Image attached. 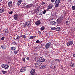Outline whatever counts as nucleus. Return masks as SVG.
<instances>
[{
    "instance_id": "13",
    "label": "nucleus",
    "mask_w": 75,
    "mask_h": 75,
    "mask_svg": "<svg viewBox=\"0 0 75 75\" xmlns=\"http://www.w3.org/2000/svg\"><path fill=\"white\" fill-rule=\"evenodd\" d=\"M41 24V22L40 21H36L35 22V24L36 25H40Z\"/></svg>"
},
{
    "instance_id": "39",
    "label": "nucleus",
    "mask_w": 75,
    "mask_h": 75,
    "mask_svg": "<svg viewBox=\"0 0 75 75\" xmlns=\"http://www.w3.org/2000/svg\"><path fill=\"white\" fill-rule=\"evenodd\" d=\"M46 11H46V10H44L43 11V14H45V13H46Z\"/></svg>"
},
{
    "instance_id": "3",
    "label": "nucleus",
    "mask_w": 75,
    "mask_h": 75,
    "mask_svg": "<svg viewBox=\"0 0 75 75\" xmlns=\"http://www.w3.org/2000/svg\"><path fill=\"white\" fill-rule=\"evenodd\" d=\"M51 47V42L46 43L45 45V48L47 50Z\"/></svg>"
},
{
    "instance_id": "47",
    "label": "nucleus",
    "mask_w": 75,
    "mask_h": 75,
    "mask_svg": "<svg viewBox=\"0 0 75 75\" xmlns=\"http://www.w3.org/2000/svg\"><path fill=\"white\" fill-rule=\"evenodd\" d=\"M25 5H26V4H25V3L23 4V6H25Z\"/></svg>"
},
{
    "instance_id": "23",
    "label": "nucleus",
    "mask_w": 75,
    "mask_h": 75,
    "mask_svg": "<svg viewBox=\"0 0 75 75\" xmlns=\"http://www.w3.org/2000/svg\"><path fill=\"white\" fill-rule=\"evenodd\" d=\"M21 37H22L23 38H27V37L24 35H22L21 36Z\"/></svg>"
},
{
    "instance_id": "7",
    "label": "nucleus",
    "mask_w": 75,
    "mask_h": 75,
    "mask_svg": "<svg viewBox=\"0 0 75 75\" xmlns=\"http://www.w3.org/2000/svg\"><path fill=\"white\" fill-rule=\"evenodd\" d=\"M41 65V63L40 62H38V61L36 62V63L35 64V67H39L40 65Z\"/></svg>"
},
{
    "instance_id": "46",
    "label": "nucleus",
    "mask_w": 75,
    "mask_h": 75,
    "mask_svg": "<svg viewBox=\"0 0 75 75\" xmlns=\"http://www.w3.org/2000/svg\"><path fill=\"white\" fill-rule=\"evenodd\" d=\"M12 44H13V45H15V44H16V42H13Z\"/></svg>"
},
{
    "instance_id": "20",
    "label": "nucleus",
    "mask_w": 75,
    "mask_h": 75,
    "mask_svg": "<svg viewBox=\"0 0 75 75\" xmlns=\"http://www.w3.org/2000/svg\"><path fill=\"white\" fill-rule=\"evenodd\" d=\"M46 66L45 65H43L42 67H40V69H44V68H46Z\"/></svg>"
},
{
    "instance_id": "11",
    "label": "nucleus",
    "mask_w": 75,
    "mask_h": 75,
    "mask_svg": "<svg viewBox=\"0 0 75 75\" xmlns=\"http://www.w3.org/2000/svg\"><path fill=\"white\" fill-rule=\"evenodd\" d=\"M8 6L10 7H12V2L10 1L8 3Z\"/></svg>"
},
{
    "instance_id": "1",
    "label": "nucleus",
    "mask_w": 75,
    "mask_h": 75,
    "mask_svg": "<svg viewBox=\"0 0 75 75\" xmlns=\"http://www.w3.org/2000/svg\"><path fill=\"white\" fill-rule=\"evenodd\" d=\"M60 2H61V0H55L54 4L56 7H58L59 6Z\"/></svg>"
},
{
    "instance_id": "18",
    "label": "nucleus",
    "mask_w": 75,
    "mask_h": 75,
    "mask_svg": "<svg viewBox=\"0 0 75 75\" xmlns=\"http://www.w3.org/2000/svg\"><path fill=\"white\" fill-rule=\"evenodd\" d=\"M50 24L52 25H55L56 23L54 21H51L50 22Z\"/></svg>"
},
{
    "instance_id": "38",
    "label": "nucleus",
    "mask_w": 75,
    "mask_h": 75,
    "mask_svg": "<svg viewBox=\"0 0 75 75\" xmlns=\"http://www.w3.org/2000/svg\"><path fill=\"white\" fill-rule=\"evenodd\" d=\"M45 4V3L43 2L41 3V5L42 6H43V5H44V4Z\"/></svg>"
},
{
    "instance_id": "40",
    "label": "nucleus",
    "mask_w": 75,
    "mask_h": 75,
    "mask_svg": "<svg viewBox=\"0 0 75 75\" xmlns=\"http://www.w3.org/2000/svg\"><path fill=\"white\" fill-rule=\"evenodd\" d=\"M4 38H5L4 37H2V38H1V40H4Z\"/></svg>"
},
{
    "instance_id": "50",
    "label": "nucleus",
    "mask_w": 75,
    "mask_h": 75,
    "mask_svg": "<svg viewBox=\"0 0 75 75\" xmlns=\"http://www.w3.org/2000/svg\"><path fill=\"white\" fill-rule=\"evenodd\" d=\"M38 33H41V32H40V31H39V32H38Z\"/></svg>"
},
{
    "instance_id": "54",
    "label": "nucleus",
    "mask_w": 75,
    "mask_h": 75,
    "mask_svg": "<svg viewBox=\"0 0 75 75\" xmlns=\"http://www.w3.org/2000/svg\"><path fill=\"white\" fill-rule=\"evenodd\" d=\"M70 1V0H69V1Z\"/></svg>"
},
{
    "instance_id": "24",
    "label": "nucleus",
    "mask_w": 75,
    "mask_h": 75,
    "mask_svg": "<svg viewBox=\"0 0 75 75\" xmlns=\"http://www.w3.org/2000/svg\"><path fill=\"white\" fill-rule=\"evenodd\" d=\"M35 37H36V36H32L30 37V38L33 40V39L34 38H35Z\"/></svg>"
},
{
    "instance_id": "45",
    "label": "nucleus",
    "mask_w": 75,
    "mask_h": 75,
    "mask_svg": "<svg viewBox=\"0 0 75 75\" xmlns=\"http://www.w3.org/2000/svg\"><path fill=\"white\" fill-rule=\"evenodd\" d=\"M13 12L12 11H11L9 13V14H12V13H13Z\"/></svg>"
},
{
    "instance_id": "9",
    "label": "nucleus",
    "mask_w": 75,
    "mask_h": 75,
    "mask_svg": "<svg viewBox=\"0 0 75 75\" xmlns=\"http://www.w3.org/2000/svg\"><path fill=\"white\" fill-rule=\"evenodd\" d=\"M26 71V68L25 67H22L20 70V72H24Z\"/></svg>"
},
{
    "instance_id": "17",
    "label": "nucleus",
    "mask_w": 75,
    "mask_h": 75,
    "mask_svg": "<svg viewBox=\"0 0 75 75\" xmlns=\"http://www.w3.org/2000/svg\"><path fill=\"white\" fill-rule=\"evenodd\" d=\"M7 47V46L6 45H4L1 46V48L2 49H6Z\"/></svg>"
},
{
    "instance_id": "28",
    "label": "nucleus",
    "mask_w": 75,
    "mask_h": 75,
    "mask_svg": "<svg viewBox=\"0 0 75 75\" xmlns=\"http://www.w3.org/2000/svg\"><path fill=\"white\" fill-rule=\"evenodd\" d=\"M23 27H27V24H26V22L25 23H23Z\"/></svg>"
},
{
    "instance_id": "5",
    "label": "nucleus",
    "mask_w": 75,
    "mask_h": 75,
    "mask_svg": "<svg viewBox=\"0 0 75 75\" xmlns=\"http://www.w3.org/2000/svg\"><path fill=\"white\" fill-rule=\"evenodd\" d=\"M2 68L4 69H8L9 67V66L7 64H2L1 65Z\"/></svg>"
},
{
    "instance_id": "16",
    "label": "nucleus",
    "mask_w": 75,
    "mask_h": 75,
    "mask_svg": "<svg viewBox=\"0 0 75 75\" xmlns=\"http://www.w3.org/2000/svg\"><path fill=\"white\" fill-rule=\"evenodd\" d=\"M26 25H27V26H29L30 25V23H31V22H30V21H26L25 22Z\"/></svg>"
},
{
    "instance_id": "14",
    "label": "nucleus",
    "mask_w": 75,
    "mask_h": 75,
    "mask_svg": "<svg viewBox=\"0 0 75 75\" xmlns=\"http://www.w3.org/2000/svg\"><path fill=\"white\" fill-rule=\"evenodd\" d=\"M5 11V9L4 8H0V13H4Z\"/></svg>"
},
{
    "instance_id": "51",
    "label": "nucleus",
    "mask_w": 75,
    "mask_h": 75,
    "mask_svg": "<svg viewBox=\"0 0 75 75\" xmlns=\"http://www.w3.org/2000/svg\"><path fill=\"white\" fill-rule=\"evenodd\" d=\"M42 45H42V44H41V47H42Z\"/></svg>"
},
{
    "instance_id": "8",
    "label": "nucleus",
    "mask_w": 75,
    "mask_h": 75,
    "mask_svg": "<svg viewBox=\"0 0 75 75\" xmlns=\"http://www.w3.org/2000/svg\"><path fill=\"white\" fill-rule=\"evenodd\" d=\"M35 69H33L31 70L30 73L31 74H33V75H34V74H35V75H37V73L35 72Z\"/></svg>"
},
{
    "instance_id": "6",
    "label": "nucleus",
    "mask_w": 75,
    "mask_h": 75,
    "mask_svg": "<svg viewBox=\"0 0 75 75\" xmlns=\"http://www.w3.org/2000/svg\"><path fill=\"white\" fill-rule=\"evenodd\" d=\"M73 44V42L72 41H70L67 43V46H71Z\"/></svg>"
},
{
    "instance_id": "2",
    "label": "nucleus",
    "mask_w": 75,
    "mask_h": 75,
    "mask_svg": "<svg viewBox=\"0 0 75 75\" xmlns=\"http://www.w3.org/2000/svg\"><path fill=\"white\" fill-rule=\"evenodd\" d=\"M20 17V14H15L13 15V18L15 20H18Z\"/></svg>"
},
{
    "instance_id": "49",
    "label": "nucleus",
    "mask_w": 75,
    "mask_h": 75,
    "mask_svg": "<svg viewBox=\"0 0 75 75\" xmlns=\"http://www.w3.org/2000/svg\"><path fill=\"white\" fill-rule=\"evenodd\" d=\"M5 33H8V31L7 30H6V31H5Z\"/></svg>"
},
{
    "instance_id": "29",
    "label": "nucleus",
    "mask_w": 75,
    "mask_h": 75,
    "mask_svg": "<svg viewBox=\"0 0 75 75\" xmlns=\"http://www.w3.org/2000/svg\"><path fill=\"white\" fill-rule=\"evenodd\" d=\"M41 30H45V27L44 26H42L41 28H40Z\"/></svg>"
},
{
    "instance_id": "41",
    "label": "nucleus",
    "mask_w": 75,
    "mask_h": 75,
    "mask_svg": "<svg viewBox=\"0 0 75 75\" xmlns=\"http://www.w3.org/2000/svg\"><path fill=\"white\" fill-rule=\"evenodd\" d=\"M27 60H29L30 59V57H27L26 58Z\"/></svg>"
},
{
    "instance_id": "33",
    "label": "nucleus",
    "mask_w": 75,
    "mask_h": 75,
    "mask_svg": "<svg viewBox=\"0 0 75 75\" xmlns=\"http://www.w3.org/2000/svg\"><path fill=\"white\" fill-rule=\"evenodd\" d=\"M51 29L52 30H55V29H56V28H55L54 27H53L51 28Z\"/></svg>"
},
{
    "instance_id": "42",
    "label": "nucleus",
    "mask_w": 75,
    "mask_h": 75,
    "mask_svg": "<svg viewBox=\"0 0 75 75\" xmlns=\"http://www.w3.org/2000/svg\"><path fill=\"white\" fill-rule=\"evenodd\" d=\"M22 60L24 62H25V58L22 59Z\"/></svg>"
},
{
    "instance_id": "4",
    "label": "nucleus",
    "mask_w": 75,
    "mask_h": 75,
    "mask_svg": "<svg viewBox=\"0 0 75 75\" xmlns=\"http://www.w3.org/2000/svg\"><path fill=\"white\" fill-rule=\"evenodd\" d=\"M38 61L41 64V62H45V59H44L43 58L40 57Z\"/></svg>"
},
{
    "instance_id": "27",
    "label": "nucleus",
    "mask_w": 75,
    "mask_h": 75,
    "mask_svg": "<svg viewBox=\"0 0 75 75\" xmlns=\"http://www.w3.org/2000/svg\"><path fill=\"white\" fill-rule=\"evenodd\" d=\"M59 18L62 21V20H63V19L64 18V17H63V16H61V17Z\"/></svg>"
},
{
    "instance_id": "52",
    "label": "nucleus",
    "mask_w": 75,
    "mask_h": 75,
    "mask_svg": "<svg viewBox=\"0 0 75 75\" xmlns=\"http://www.w3.org/2000/svg\"><path fill=\"white\" fill-rule=\"evenodd\" d=\"M3 0H0V1L1 2V1H2Z\"/></svg>"
},
{
    "instance_id": "35",
    "label": "nucleus",
    "mask_w": 75,
    "mask_h": 75,
    "mask_svg": "<svg viewBox=\"0 0 75 75\" xmlns=\"http://www.w3.org/2000/svg\"><path fill=\"white\" fill-rule=\"evenodd\" d=\"M20 37H21V36H18L16 38V40H18V39H19V38H20Z\"/></svg>"
},
{
    "instance_id": "26",
    "label": "nucleus",
    "mask_w": 75,
    "mask_h": 75,
    "mask_svg": "<svg viewBox=\"0 0 75 75\" xmlns=\"http://www.w3.org/2000/svg\"><path fill=\"white\" fill-rule=\"evenodd\" d=\"M36 43L38 44V43H41V42L39 40H38L36 42Z\"/></svg>"
},
{
    "instance_id": "43",
    "label": "nucleus",
    "mask_w": 75,
    "mask_h": 75,
    "mask_svg": "<svg viewBox=\"0 0 75 75\" xmlns=\"http://www.w3.org/2000/svg\"><path fill=\"white\" fill-rule=\"evenodd\" d=\"M51 1L52 3H54V2H55V0H51Z\"/></svg>"
},
{
    "instance_id": "15",
    "label": "nucleus",
    "mask_w": 75,
    "mask_h": 75,
    "mask_svg": "<svg viewBox=\"0 0 75 75\" xmlns=\"http://www.w3.org/2000/svg\"><path fill=\"white\" fill-rule=\"evenodd\" d=\"M22 1H23V0H19L17 4L18 5L20 6L21 4V3Z\"/></svg>"
},
{
    "instance_id": "25",
    "label": "nucleus",
    "mask_w": 75,
    "mask_h": 75,
    "mask_svg": "<svg viewBox=\"0 0 75 75\" xmlns=\"http://www.w3.org/2000/svg\"><path fill=\"white\" fill-rule=\"evenodd\" d=\"M16 49V47H11V49L12 50H15Z\"/></svg>"
},
{
    "instance_id": "32",
    "label": "nucleus",
    "mask_w": 75,
    "mask_h": 75,
    "mask_svg": "<svg viewBox=\"0 0 75 75\" xmlns=\"http://www.w3.org/2000/svg\"><path fill=\"white\" fill-rule=\"evenodd\" d=\"M71 67H74L75 66L74 65V64L73 63H71Z\"/></svg>"
},
{
    "instance_id": "19",
    "label": "nucleus",
    "mask_w": 75,
    "mask_h": 75,
    "mask_svg": "<svg viewBox=\"0 0 75 75\" xmlns=\"http://www.w3.org/2000/svg\"><path fill=\"white\" fill-rule=\"evenodd\" d=\"M57 21L58 22V23H61V21H62L59 18L57 19Z\"/></svg>"
},
{
    "instance_id": "31",
    "label": "nucleus",
    "mask_w": 75,
    "mask_h": 75,
    "mask_svg": "<svg viewBox=\"0 0 75 75\" xmlns=\"http://www.w3.org/2000/svg\"><path fill=\"white\" fill-rule=\"evenodd\" d=\"M2 72L3 74H6V73H7V71H3Z\"/></svg>"
},
{
    "instance_id": "22",
    "label": "nucleus",
    "mask_w": 75,
    "mask_h": 75,
    "mask_svg": "<svg viewBox=\"0 0 75 75\" xmlns=\"http://www.w3.org/2000/svg\"><path fill=\"white\" fill-rule=\"evenodd\" d=\"M61 30V28L59 27H58L56 29V30L57 31H60V30Z\"/></svg>"
},
{
    "instance_id": "21",
    "label": "nucleus",
    "mask_w": 75,
    "mask_h": 75,
    "mask_svg": "<svg viewBox=\"0 0 75 75\" xmlns=\"http://www.w3.org/2000/svg\"><path fill=\"white\" fill-rule=\"evenodd\" d=\"M53 6H52V5L50 4L48 6V7L49 8H50V9H51L52 8Z\"/></svg>"
},
{
    "instance_id": "36",
    "label": "nucleus",
    "mask_w": 75,
    "mask_h": 75,
    "mask_svg": "<svg viewBox=\"0 0 75 75\" xmlns=\"http://www.w3.org/2000/svg\"><path fill=\"white\" fill-rule=\"evenodd\" d=\"M72 8L73 10H75V6H72Z\"/></svg>"
},
{
    "instance_id": "30",
    "label": "nucleus",
    "mask_w": 75,
    "mask_h": 75,
    "mask_svg": "<svg viewBox=\"0 0 75 75\" xmlns=\"http://www.w3.org/2000/svg\"><path fill=\"white\" fill-rule=\"evenodd\" d=\"M14 54H17V53H18V50H15L14 51Z\"/></svg>"
},
{
    "instance_id": "53",
    "label": "nucleus",
    "mask_w": 75,
    "mask_h": 75,
    "mask_svg": "<svg viewBox=\"0 0 75 75\" xmlns=\"http://www.w3.org/2000/svg\"><path fill=\"white\" fill-rule=\"evenodd\" d=\"M31 0V1H32V0Z\"/></svg>"
},
{
    "instance_id": "44",
    "label": "nucleus",
    "mask_w": 75,
    "mask_h": 75,
    "mask_svg": "<svg viewBox=\"0 0 75 75\" xmlns=\"http://www.w3.org/2000/svg\"><path fill=\"white\" fill-rule=\"evenodd\" d=\"M36 11H39V9L38 8H37L35 10Z\"/></svg>"
},
{
    "instance_id": "34",
    "label": "nucleus",
    "mask_w": 75,
    "mask_h": 75,
    "mask_svg": "<svg viewBox=\"0 0 75 75\" xmlns=\"http://www.w3.org/2000/svg\"><path fill=\"white\" fill-rule=\"evenodd\" d=\"M55 61H57V62H60V60L58 59H56L55 60Z\"/></svg>"
},
{
    "instance_id": "10",
    "label": "nucleus",
    "mask_w": 75,
    "mask_h": 75,
    "mask_svg": "<svg viewBox=\"0 0 75 75\" xmlns=\"http://www.w3.org/2000/svg\"><path fill=\"white\" fill-rule=\"evenodd\" d=\"M33 6V5L31 4H30L28 5L27 6H26L25 7L26 8H31V7H32Z\"/></svg>"
},
{
    "instance_id": "48",
    "label": "nucleus",
    "mask_w": 75,
    "mask_h": 75,
    "mask_svg": "<svg viewBox=\"0 0 75 75\" xmlns=\"http://www.w3.org/2000/svg\"><path fill=\"white\" fill-rule=\"evenodd\" d=\"M73 56V57H75V54H74Z\"/></svg>"
},
{
    "instance_id": "37",
    "label": "nucleus",
    "mask_w": 75,
    "mask_h": 75,
    "mask_svg": "<svg viewBox=\"0 0 75 75\" xmlns=\"http://www.w3.org/2000/svg\"><path fill=\"white\" fill-rule=\"evenodd\" d=\"M69 23V21H67L66 22V24H67V25H68V24Z\"/></svg>"
},
{
    "instance_id": "12",
    "label": "nucleus",
    "mask_w": 75,
    "mask_h": 75,
    "mask_svg": "<svg viewBox=\"0 0 75 75\" xmlns=\"http://www.w3.org/2000/svg\"><path fill=\"white\" fill-rule=\"evenodd\" d=\"M50 68H51L52 69H53L54 70L56 69V67H55L54 64H52L50 66Z\"/></svg>"
}]
</instances>
